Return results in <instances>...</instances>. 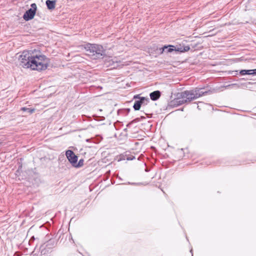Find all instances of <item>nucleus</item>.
Returning <instances> with one entry per match:
<instances>
[{
  "label": "nucleus",
  "mask_w": 256,
  "mask_h": 256,
  "mask_svg": "<svg viewBox=\"0 0 256 256\" xmlns=\"http://www.w3.org/2000/svg\"><path fill=\"white\" fill-rule=\"evenodd\" d=\"M85 49L88 52V54L93 59L102 58L104 54L103 47L98 44H87L85 45Z\"/></svg>",
  "instance_id": "7ed1b4c3"
},
{
  "label": "nucleus",
  "mask_w": 256,
  "mask_h": 256,
  "mask_svg": "<svg viewBox=\"0 0 256 256\" xmlns=\"http://www.w3.org/2000/svg\"><path fill=\"white\" fill-rule=\"evenodd\" d=\"M161 93L159 90H156L150 94V99L154 101L158 100L160 96Z\"/></svg>",
  "instance_id": "0eeeda50"
},
{
  "label": "nucleus",
  "mask_w": 256,
  "mask_h": 256,
  "mask_svg": "<svg viewBox=\"0 0 256 256\" xmlns=\"http://www.w3.org/2000/svg\"><path fill=\"white\" fill-rule=\"evenodd\" d=\"M52 240H51V239H50V240L48 241V242H52Z\"/></svg>",
  "instance_id": "6ab92c4d"
},
{
  "label": "nucleus",
  "mask_w": 256,
  "mask_h": 256,
  "mask_svg": "<svg viewBox=\"0 0 256 256\" xmlns=\"http://www.w3.org/2000/svg\"><path fill=\"white\" fill-rule=\"evenodd\" d=\"M83 164H84V160L82 159V160H80V161L78 162V164H75V166H74L76 168H79V167L82 166L83 165Z\"/></svg>",
  "instance_id": "ddd939ff"
},
{
  "label": "nucleus",
  "mask_w": 256,
  "mask_h": 256,
  "mask_svg": "<svg viewBox=\"0 0 256 256\" xmlns=\"http://www.w3.org/2000/svg\"><path fill=\"white\" fill-rule=\"evenodd\" d=\"M130 108L120 109L118 110V114L122 116H126L130 112Z\"/></svg>",
  "instance_id": "9b49d317"
},
{
  "label": "nucleus",
  "mask_w": 256,
  "mask_h": 256,
  "mask_svg": "<svg viewBox=\"0 0 256 256\" xmlns=\"http://www.w3.org/2000/svg\"><path fill=\"white\" fill-rule=\"evenodd\" d=\"M139 98V100H136L134 103L133 108L135 110H139L142 105L146 104L149 102L148 98L145 97H140Z\"/></svg>",
  "instance_id": "39448f33"
},
{
  "label": "nucleus",
  "mask_w": 256,
  "mask_h": 256,
  "mask_svg": "<svg viewBox=\"0 0 256 256\" xmlns=\"http://www.w3.org/2000/svg\"><path fill=\"white\" fill-rule=\"evenodd\" d=\"M190 48L188 46H183V52H184L188 51L190 50Z\"/></svg>",
  "instance_id": "2eb2a0df"
},
{
  "label": "nucleus",
  "mask_w": 256,
  "mask_h": 256,
  "mask_svg": "<svg viewBox=\"0 0 256 256\" xmlns=\"http://www.w3.org/2000/svg\"><path fill=\"white\" fill-rule=\"evenodd\" d=\"M174 46L172 45L164 46L163 48H162V51L161 53H162L164 52H166L167 53L172 52L174 50Z\"/></svg>",
  "instance_id": "6e6552de"
},
{
  "label": "nucleus",
  "mask_w": 256,
  "mask_h": 256,
  "mask_svg": "<svg viewBox=\"0 0 256 256\" xmlns=\"http://www.w3.org/2000/svg\"><path fill=\"white\" fill-rule=\"evenodd\" d=\"M31 8L26 10L23 16V18L26 21L32 19L36 11V4L34 3L31 4Z\"/></svg>",
  "instance_id": "20e7f679"
},
{
  "label": "nucleus",
  "mask_w": 256,
  "mask_h": 256,
  "mask_svg": "<svg viewBox=\"0 0 256 256\" xmlns=\"http://www.w3.org/2000/svg\"><path fill=\"white\" fill-rule=\"evenodd\" d=\"M20 64L24 68L41 71L47 68L50 60L36 50H24L18 58Z\"/></svg>",
  "instance_id": "f257e3e1"
},
{
  "label": "nucleus",
  "mask_w": 256,
  "mask_h": 256,
  "mask_svg": "<svg viewBox=\"0 0 256 256\" xmlns=\"http://www.w3.org/2000/svg\"><path fill=\"white\" fill-rule=\"evenodd\" d=\"M138 95L135 96H134V98H138Z\"/></svg>",
  "instance_id": "a211bd4d"
},
{
  "label": "nucleus",
  "mask_w": 256,
  "mask_h": 256,
  "mask_svg": "<svg viewBox=\"0 0 256 256\" xmlns=\"http://www.w3.org/2000/svg\"><path fill=\"white\" fill-rule=\"evenodd\" d=\"M131 123H129L127 126H128L129 124H130Z\"/></svg>",
  "instance_id": "aec40b11"
},
{
  "label": "nucleus",
  "mask_w": 256,
  "mask_h": 256,
  "mask_svg": "<svg viewBox=\"0 0 256 256\" xmlns=\"http://www.w3.org/2000/svg\"><path fill=\"white\" fill-rule=\"evenodd\" d=\"M252 83L251 82H248L246 84V86H248V85L251 84Z\"/></svg>",
  "instance_id": "dca6fc26"
},
{
  "label": "nucleus",
  "mask_w": 256,
  "mask_h": 256,
  "mask_svg": "<svg viewBox=\"0 0 256 256\" xmlns=\"http://www.w3.org/2000/svg\"><path fill=\"white\" fill-rule=\"evenodd\" d=\"M46 6L49 10H54L56 6V1L47 0L46 1Z\"/></svg>",
  "instance_id": "9d476101"
},
{
  "label": "nucleus",
  "mask_w": 256,
  "mask_h": 256,
  "mask_svg": "<svg viewBox=\"0 0 256 256\" xmlns=\"http://www.w3.org/2000/svg\"><path fill=\"white\" fill-rule=\"evenodd\" d=\"M21 110L24 112H26L30 114H32L36 110L35 108H27L26 107H22L21 108Z\"/></svg>",
  "instance_id": "f8f14e48"
},
{
  "label": "nucleus",
  "mask_w": 256,
  "mask_h": 256,
  "mask_svg": "<svg viewBox=\"0 0 256 256\" xmlns=\"http://www.w3.org/2000/svg\"><path fill=\"white\" fill-rule=\"evenodd\" d=\"M66 155L72 166H75L78 161V156L74 152L71 150H68L66 152Z\"/></svg>",
  "instance_id": "423d86ee"
},
{
  "label": "nucleus",
  "mask_w": 256,
  "mask_h": 256,
  "mask_svg": "<svg viewBox=\"0 0 256 256\" xmlns=\"http://www.w3.org/2000/svg\"><path fill=\"white\" fill-rule=\"evenodd\" d=\"M240 74L241 75H245V74L256 75V69L249 70H241L240 72Z\"/></svg>",
  "instance_id": "1a4fd4ad"
},
{
  "label": "nucleus",
  "mask_w": 256,
  "mask_h": 256,
  "mask_svg": "<svg viewBox=\"0 0 256 256\" xmlns=\"http://www.w3.org/2000/svg\"><path fill=\"white\" fill-rule=\"evenodd\" d=\"M128 184H132V185H136V183H130V182H128Z\"/></svg>",
  "instance_id": "f3484780"
},
{
  "label": "nucleus",
  "mask_w": 256,
  "mask_h": 256,
  "mask_svg": "<svg viewBox=\"0 0 256 256\" xmlns=\"http://www.w3.org/2000/svg\"><path fill=\"white\" fill-rule=\"evenodd\" d=\"M174 50L176 51V52H183V47L178 48H174Z\"/></svg>",
  "instance_id": "4468645a"
},
{
  "label": "nucleus",
  "mask_w": 256,
  "mask_h": 256,
  "mask_svg": "<svg viewBox=\"0 0 256 256\" xmlns=\"http://www.w3.org/2000/svg\"><path fill=\"white\" fill-rule=\"evenodd\" d=\"M207 93L208 92H203L202 88H198L189 90H184L178 93L177 98L174 99L172 103V105L176 106L190 103L192 100L206 95Z\"/></svg>",
  "instance_id": "f03ea898"
}]
</instances>
